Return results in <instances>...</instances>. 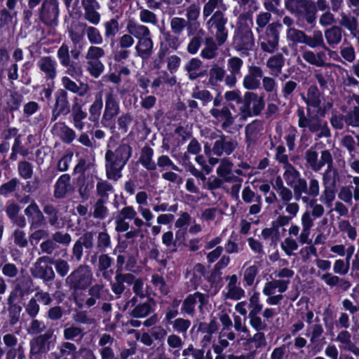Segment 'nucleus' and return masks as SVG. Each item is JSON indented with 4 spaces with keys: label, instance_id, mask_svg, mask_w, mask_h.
<instances>
[{
    "label": "nucleus",
    "instance_id": "obj_1",
    "mask_svg": "<svg viewBox=\"0 0 359 359\" xmlns=\"http://www.w3.org/2000/svg\"><path fill=\"white\" fill-rule=\"evenodd\" d=\"M132 154L128 144H120L115 151L108 149L105 154V168L109 179L117 180L121 177V170Z\"/></svg>",
    "mask_w": 359,
    "mask_h": 359
},
{
    "label": "nucleus",
    "instance_id": "obj_2",
    "mask_svg": "<svg viewBox=\"0 0 359 359\" xmlns=\"http://www.w3.org/2000/svg\"><path fill=\"white\" fill-rule=\"evenodd\" d=\"M126 29L137 39L135 46L136 56L143 60H148L154 52V42L149 29L143 25L130 21Z\"/></svg>",
    "mask_w": 359,
    "mask_h": 359
},
{
    "label": "nucleus",
    "instance_id": "obj_3",
    "mask_svg": "<svg viewBox=\"0 0 359 359\" xmlns=\"http://www.w3.org/2000/svg\"><path fill=\"white\" fill-rule=\"evenodd\" d=\"M240 27L236 32L233 43L239 50H248L252 49L255 44L253 34L250 29L252 25L251 16L248 13H243L238 18Z\"/></svg>",
    "mask_w": 359,
    "mask_h": 359
},
{
    "label": "nucleus",
    "instance_id": "obj_4",
    "mask_svg": "<svg viewBox=\"0 0 359 359\" xmlns=\"http://www.w3.org/2000/svg\"><path fill=\"white\" fill-rule=\"evenodd\" d=\"M298 126L305 132L307 128L310 132L316 133L318 138L329 137L330 131L327 122L321 120L317 116L311 115L310 109H307V115H305L303 109L297 111Z\"/></svg>",
    "mask_w": 359,
    "mask_h": 359
},
{
    "label": "nucleus",
    "instance_id": "obj_5",
    "mask_svg": "<svg viewBox=\"0 0 359 359\" xmlns=\"http://www.w3.org/2000/svg\"><path fill=\"white\" fill-rule=\"evenodd\" d=\"M280 28V23L271 22L265 28V31L257 32L258 45L264 52L272 54L278 50Z\"/></svg>",
    "mask_w": 359,
    "mask_h": 359
},
{
    "label": "nucleus",
    "instance_id": "obj_6",
    "mask_svg": "<svg viewBox=\"0 0 359 359\" xmlns=\"http://www.w3.org/2000/svg\"><path fill=\"white\" fill-rule=\"evenodd\" d=\"M285 7L299 18H304L307 22L312 24L316 19V8L310 0H286Z\"/></svg>",
    "mask_w": 359,
    "mask_h": 359
},
{
    "label": "nucleus",
    "instance_id": "obj_7",
    "mask_svg": "<svg viewBox=\"0 0 359 359\" xmlns=\"http://www.w3.org/2000/svg\"><path fill=\"white\" fill-rule=\"evenodd\" d=\"M105 52L101 47L90 46L86 53V69L90 75L95 79L98 78L104 70V65L100 60Z\"/></svg>",
    "mask_w": 359,
    "mask_h": 359
},
{
    "label": "nucleus",
    "instance_id": "obj_8",
    "mask_svg": "<svg viewBox=\"0 0 359 359\" xmlns=\"http://www.w3.org/2000/svg\"><path fill=\"white\" fill-rule=\"evenodd\" d=\"M93 280V273L86 265L80 266L66 278L67 283L74 290H83L88 287Z\"/></svg>",
    "mask_w": 359,
    "mask_h": 359
},
{
    "label": "nucleus",
    "instance_id": "obj_9",
    "mask_svg": "<svg viewBox=\"0 0 359 359\" xmlns=\"http://www.w3.org/2000/svg\"><path fill=\"white\" fill-rule=\"evenodd\" d=\"M226 20L222 11H215L207 22L209 32L215 34L219 45H222L226 40L228 32L225 27Z\"/></svg>",
    "mask_w": 359,
    "mask_h": 359
},
{
    "label": "nucleus",
    "instance_id": "obj_10",
    "mask_svg": "<svg viewBox=\"0 0 359 359\" xmlns=\"http://www.w3.org/2000/svg\"><path fill=\"white\" fill-rule=\"evenodd\" d=\"M209 113L214 118L213 121L217 124H220L221 128L226 131H228L232 126L236 118L226 105H223L222 107L218 109H210Z\"/></svg>",
    "mask_w": 359,
    "mask_h": 359
},
{
    "label": "nucleus",
    "instance_id": "obj_11",
    "mask_svg": "<svg viewBox=\"0 0 359 359\" xmlns=\"http://www.w3.org/2000/svg\"><path fill=\"white\" fill-rule=\"evenodd\" d=\"M305 158L309 166L314 171H318L325 164H331L332 163V155L327 150L322 151L320 159L318 160V153L313 149H310L306 152Z\"/></svg>",
    "mask_w": 359,
    "mask_h": 359
},
{
    "label": "nucleus",
    "instance_id": "obj_12",
    "mask_svg": "<svg viewBox=\"0 0 359 359\" xmlns=\"http://www.w3.org/2000/svg\"><path fill=\"white\" fill-rule=\"evenodd\" d=\"M39 19L43 23L52 24L57 18L59 10L56 0H43L39 9Z\"/></svg>",
    "mask_w": 359,
    "mask_h": 359
},
{
    "label": "nucleus",
    "instance_id": "obj_13",
    "mask_svg": "<svg viewBox=\"0 0 359 359\" xmlns=\"http://www.w3.org/2000/svg\"><path fill=\"white\" fill-rule=\"evenodd\" d=\"M208 296L201 292L189 294L184 301L182 311L188 314H192L196 305L202 310L208 303Z\"/></svg>",
    "mask_w": 359,
    "mask_h": 359
},
{
    "label": "nucleus",
    "instance_id": "obj_14",
    "mask_svg": "<svg viewBox=\"0 0 359 359\" xmlns=\"http://www.w3.org/2000/svg\"><path fill=\"white\" fill-rule=\"evenodd\" d=\"M119 113V100L118 96L112 90L105 94V106L102 116L104 121H111Z\"/></svg>",
    "mask_w": 359,
    "mask_h": 359
},
{
    "label": "nucleus",
    "instance_id": "obj_15",
    "mask_svg": "<svg viewBox=\"0 0 359 359\" xmlns=\"http://www.w3.org/2000/svg\"><path fill=\"white\" fill-rule=\"evenodd\" d=\"M48 259V257H42L38 259L32 268V273L34 277L46 280L53 279L55 273L52 267L46 263Z\"/></svg>",
    "mask_w": 359,
    "mask_h": 359
},
{
    "label": "nucleus",
    "instance_id": "obj_16",
    "mask_svg": "<svg viewBox=\"0 0 359 359\" xmlns=\"http://www.w3.org/2000/svg\"><path fill=\"white\" fill-rule=\"evenodd\" d=\"M104 293V287L100 284H95L88 290V294L90 297L86 300L80 297L78 294L74 296V300L76 305L82 308L84 306L87 307L93 306L95 304L97 299H99Z\"/></svg>",
    "mask_w": 359,
    "mask_h": 359
},
{
    "label": "nucleus",
    "instance_id": "obj_17",
    "mask_svg": "<svg viewBox=\"0 0 359 359\" xmlns=\"http://www.w3.org/2000/svg\"><path fill=\"white\" fill-rule=\"evenodd\" d=\"M37 67L47 80L53 81L57 75V62L50 56H43L36 62Z\"/></svg>",
    "mask_w": 359,
    "mask_h": 359
},
{
    "label": "nucleus",
    "instance_id": "obj_18",
    "mask_svg": "<svg viewBox=\"0 0 359 359\" xmlns=\"http://www.w3.org/2000/svg\"><path fill=\"white\" fill-rule=\"evenodd\" d=\"M263 76L262 69L257 66L249 67L248 74L244 76L243 85L245 89L256 90L260 86V79Z\"/></svg>",
    "mask_w": 359,
    "mask_h": 359
},
{
    "label": "nucleus",
    "instance_id": "obj_19",
    "mask_svg": "<svg viewBox=\"0 0 359 359\" xmlns=\"http://www.w3.org/2000/svg\"><path fill=\"white\" fill-rule=\"evenodd\" d=\"M229 282L223 290L224 296L226 299L232 300H239L245 297V290L238 284V277L236 275H232L228 278Z\"/></svg>",
    "mask_w": 359,
    "mask_h": 359
},
{
    "label": "nucleus",
    "instance_id": "obj_20",
    "mask_svg": "<svg viewBox=\"0 0 359 359\" xmlns=\"http://www.w3.org/2000/svg\"><path fill=\"white\" fill-rule=\"evenodd\" d=\"M25 213L31 223V229H36L44 224V218L39 206L35 203H32L25 210Z\"/></svg>",
    "mask_w": 359,
    "mask_h": 359
},
{
    "label": "nucleus",
    "instance_id": "obj_21",
    "mask_svg": "<svg viewBox=\"0 0 359 359\" xmlns=\"http://www.w3.org/2000/svg\"><path fill=\"white\" fill-rule=\"evenodd\" d=\"M237 147V142L234 140H226L222 135L219 140H217L212 147V152L217 156H222L225 154H231Z\"/></svg>",
    "mask_w": 359,
    "mask_h": 359
},
{
    "label": "nucleus",
    "instance_id": "obj_22",
    "mask_svg": "<svg viewBox=\"0 0 359 359\" xmlns=\"http://www.w3.org/2000/svg\"><path fill=\"white\" fill-rule=\"evenodd\" d=\"M86 118L87 113L82 109V107L79 104H74L72 109L70 120L77 130L81 131L85 128Z\"/></svg>",
    "mask_w": 359,
    "mask_h": 359
},
{
    "label": "nucleus",
    "instance_id": "obj_23",
    "mask_svg": "<svg viewBox=\"0 0 359 359\" xmlns=\"http://www.w3.org/2000/svg\"><path fill=\"white\" fill-rule=\"evenodd\" d=\"M160 40V51L163 54L168 51L177 50L182 43L177 36L169 32H163Z\"/></svg>",
    "mask_w": 359,
    "mask_h": 359
},
{
    "label": "nucleus",
    "instance_id": "obj_24",
    "mask_svg": "<svg viewBox=\"0 0 359 359\" xmlns=\"http://www.w3.org/2000/svg\"><path fill=\"white\" fill-rule=\"evenodd\" d=\"M69 111L67 93L64 90H58L56 93L55 108L53 111V120H56L61 114Z\"/></svg>",
    "mask_w": 359,
    "mask_h": 359
},
{
    "label": "nucleus",
    "instance_id": "obj_25",
    "mask_svg": "<svg viewBox=\"0 0 359 359\" xmlns=\"http://www.w3.org/2000/svg\"><path fill=\"white\" fill-rule=\"evenodd\" d=\"M53 132L55 135L60 137L62 140L67 144L71 143L76 138L75 131L67 126L65 123H56L53 127Z\"/></svg>",
    "mask_w": 359,
    "mask_h": 359
},
{
    "label": "nucleus",
    "instance_id": "obj_26",
    "mask_svg": "<svg viewBox=\"0 0 359 359\" xmlns=\"http://www.w3.org/2000/svg\"><path fill=\"white\" fill-rule=\"evenodd\" d=\"M289 280H273L266 283L263 288V294L266 296L273 295L276 290L279 293L285 292L287 289Z\"/></svg>",
    "mask_w": 359,
    "mask_h": 359
},
{
    "label": "nucleus",
    "instance_id": "obj_27",
    "mask_svg": "<svg viewBox=\"0 0 359 359\" xmlns=\"http://www.w3.org/2000/svg\"><path fill=\"white\" fill-rule=\"evenodd\" d=\"M184 69L188 72L189 79L192 80L203 76L205 72L203 68L202 62L195 57L186 63Z\"/></svg>",
    "mask_w": 359,
    "mask_h": 359
},
{
    "label": "nucleus",
    "instance_id": "obj_28",
    "mask_svg": "<svg viewBox=\"0 0 359 359\" xmlns=\"http://www.w3.org/2000/svg\"><path fill=\"white\" fill-rule=\"evenodd\" d=\"M266 65L271 74L277 76L282 72V69L285 65L284 57L281 53L276 54L267 60Z\"/></svg>",
    "mask_w": 359,
    "mask_h": 359
},
{
    "label": "nucleus",
    "instance_id": "obj_29",
    "mask_svg": "<svg viewBox=\"0 0 359 359\" xmlns=\"http://www.w3.org/2000/svg\"><path fill=\"white\" fill-rule=\"evenodd\" d=\"M302 57L304 60L316 67H323L325 65L326 54L323 51L315 53L311 50H305Z\"/></svg>",
    "mask_w": 359,
    "mask_h": 359
},
{
    "label": "nucleus",
    "instance_id": "obj_30",
    "mask_svg": "<svg viewBox=\"0 0 359 359\" xmlns=\"http://www.w3.org/2000/svg\"><path fill=\"white\" fill-rule=\"evenodd\" d=\"M301 224L302 229L299 236V241L302 244H311L312 243V240L310 238L311 230L314 224L309 215L301 217Z\"/></svg>",
    "mask_w": 359,
    "mask_h": 359
},
{
    "label": "nucleus",
    "instance_id": "obj_31",
    "mask_svg": "<svg viewBox=\"0 0 359 359\" xmlns=\"http://www.w3.org/2000/svg\"><path fill=\"white\" fill-rule=\"evenodd\" d=\"M112 263L113 259L107 255L103 254L99 257L98 269L107 280H110L112 277L113 270L110 269Z\"/></svg>",
    "mask_w": 359,
    "mask_h": 359
},
{
    "label": "nucleus",
    "instance_id": "obj_32",
    "mask_svg": "<svg viewBox=\"0 0 359 359\" xmlns=\"http://www.w3.org/2000/svg\"><path fill=\"white\" fill-rule=\"evenodd\" d=\"M327 165L328 166L323 176V186L336 187L337 184L340 181L339 172L332 166V163Z\"/></svg>",
    "mask_w": 359,
    "mask_h": 359
},
{
    "label": "nucleus",
    "instance_id": "obj_33",
    "mask_svg": "<svg viewBox=\"0 0 359 359\" xmlns=\"http://www.w3.org/2000/svg\"><path fill=\"white\" fill-rule=\"evenodd\" d=\"M245 100L250 102L252 113L258 115L264 107V101L262 97L254 93L248 92L245 94Z\"/></svg>",
    "mask_w": 359,
    "mask_h": 359
},
{
    "label": "nucleus",
    "instance_id": "obj_34",
    "mask_svg": "<svg viewBox=\"0 0 359 359\" xmlns=\"http://www.w3.org/2000/svg\"><path fill=\"white\" fill-rule=\"evenodd\" d=\"M309 206L311 208V210H306L301 217L309 215L310 219L314 224L315 219L320 217L324 214L325 209L321 204L317 203V200L315 198L309 201Z\"/></svg>",
    "mask_w": 359,
    "mask_h": 359
},
{
    "label": "nucleus",
    "instance_id": "obj_35",
    "mask_svg": "<svg viewBox=\"0 0 359 359\" xmlns=\"http://www.w3.org/2000/svg\"><path fill=\"white\" fill-rule=\"evenodd\" d=\"M48 338V336L43 335L32 340L31 341L30 353L33 355L47 352L49 350L48 345L47 344V339Z\"/></svg>",
    "mask_w": 359,
    "mask_h": 359
},
{
    "label": "nucleus",
    "instance_id": "obj_36",
    "mask_svg": "<svg viewBox=\"0 0 359 359\" xmlns=\"http://www.w3.org/2000/svg\"><path fill=\"white\" fill-rule=\"evenodd\" d=\"M70 177L67 174L61 175L55 185V196L57 198L63 197L68 191Z\"/></svg>",
    "mask_w": 359,
    "mask_h": 359
},
{
    "label": "nucleus",
    "instance_id": "obj_37",
    "mask_svg": "<svg viewBox=\"0 0 359 359\" xmlns=\"http://www.w3.org/2000/svg\"><path fill=\"white\" fill-rule=\"evenodd\" d=\"M304 101L308 105V109L311 107L318 108L320 104V93L318 89L315 86L309 88L306 97H303Z\"/></svg>",
    "mask_w": 359,
    "mask_h": 359
},
{
    "label": "nucleus",
    "instance_id": "obj_38",
    "mask_svg": "<svg viewBox=\"0 0 359 359\" xmlns=\"http://www.w3.org/2000/svg\"><path fill=\"white\" fill-rule=\"evenodd\" d=\"M22 100V97L21 95L13 92L6 93L4 98V101L6 104V109L11 111L18 109Z\"/></svg>",
    "mask_w": 359,
    "mask_h": 359
},
{
    "label": "nucleus",
    "instance_id": "obj_39",
    "mask_svg": "<svg viewBox=\"0 0 359 359\" xmlns=\"http://www.w3.org/2000/svg\"><path fill=\"white\" fill-rule=\"evenodd\" d=\"M103 107V102L101 96L96 97L95 100L90 106L88 119L95 124L98 123V121L101 114V109Z\"/></svg>",
    "mask_w": 359,
    "mask_h": 359
},
{
    "label": "nucleus",
    "instance_id": "obj_40",
    "mask_svg": "<svg viewBox=\"0 0 359 359\" xmlns=\"http://www.w3.org/2000/svg\"><path fill=\"white\" fill-rule=\"evenodd\" d=\"M151 301L149 300L137 304L131 311L130 315L137 318H142L149 315L152 311Z\"/></svg>",
    "mask_w": 359,
    "mask_h": 359
},
{
    "label": "nucleus",
    "instance_id": "obj_41",
    "mask_svg": "<svg viewBox=\"0 0 359 359\" xmlns=\"http://www.w3.org/2000/svg\"><path fill=\"white\" fill-rule=\"evenodd\" d=\"M226 7L223 0H208L203 6V14L205 18L210 15L215 10L221 11L225 10Z\"/></svg>",
    "mask_w": 359,
    "mask_h": 359
},
{
    "label": "nucleus",
    "instance_id": "obj_42",
    "mask_svg": "<svg viewBox=\"0 0 359 359\" xmlns=\"http://www.w3.org/2000/svg\"><path fill=\"white\" fill-rule=\"evenodd\" d=\"M285 172L283 178L288 186H294L300 177L299 172L290 164L286 163L284 165Z\"/></svg>",
    "mask_w": 359,
    "mask_h": 359
},
{
    "label": "nucleus",
    "instance_id": "obj_43",
    "mask_svg": "<svg viewBox=\"0 0 359 359\" xmlns=\"http://www.w3.org/2000/svg\"><path fill=\"white\" fill-rule=\"evenodd\" d=\"M17 295V292H13L8 299L9 306V313L11 317V323L15 324L18 320L20 317V313L21 311V307L18 305L14 304L15 298Z\"/></svg>",
    "mask_w": 359,
    "mask_h": 359
},
{
    "label": "nucleus",
    "instance_id": "obj_44",
    "mask_svg": "<svg viewBox=\"0 0 359 359\" xmlns=\"http://www.w3.org/2000/svg\"><path fill=\"white\" fill-rule=\"evenodd\" d=\"M154 151L151 148H144L140 156V163L147 170H154L156 168V165L152 160Z\"/></svg>",
    "mask_w": 359,
    "mask_h": 359
},
{
    "label": "nucleus",
    "instance_id": "obj_45",
    "mask_svg": "<svg viewBox=\"0 0 359 359\" xmlns=\"http://www.w3.org/2000/svg\"><path fill=\"white\" fill-rule=\"evenodd\" d=\"M133 278L131 274H123L122 273H118L116 276V283H114L111 286L112 291L116 294H121L124 290L123 282H129Z\"/></svg>",
    "mask_w": 359,
    "mask_h": 359
},
{
    "label": "nucleus",
    "instance_id": "obj_46",
    "mask_svg": "<svg viewBox=\"0 0 359 359\" xmlns=\"http://www.w3.org/2000/svg\"><path fill=\"white\" fill-rule=\"evenodd\" d=\"M271 11L260 12L256 16V32H259L265 31V28L269 25V22L271 19Z\"/></svg>",
    "mask_w": 359,
    "mask_h": 359
},
{
    "label": "nucleus",
    "instance_id": "obj_47",
    "mask_svg": "<svg viewBox=\"0 0 359 359\" xmlns=\"http://www.w3.org/2000/svg\"><path fill=\"white\" fill-rule=\"evenodd\" d=\"M306 34L299 29L294 27H290L286 32L287 40L291 41L294 44L303 43L304 41Z\"/></svg>",
    "mask_w": 359,
    "mask_h": 359
},
{
    "label": "nucleus",
    "instance_id": "obj_48",
    "mask_svg": "<svg viewBox=\"0 0 359 359\" xmlns=\"http://www.w3.org/2000/svg\"><path fill=\"white\" fill-rule=\"evenodd\" d=\"M325 36L330 45L338 44L341 40V29L338 27H333L325 31Z\"/></svg>",
    "mask_w": 359,
    "mask_h": 359
},
{
    "label": "nucleus",
    "instance_id": "obj_49",
    "mask_svg": "<svg viewBox=\"0 0 359 359\" xmlns=\"http://www.w3.org/2000/svg\"><path fill=\"white\" fill-rule=\"evenodd\" d=\"M217 46L211 37L206 38L205 47L202 50L201 55L203 57L206 59H212L216 55Z\"/></svg>",
    "mask_w": 359,
    "mask_h": 359
},
{
    "label": "nucleus",
    "instance_id": "obj_50",
    "mask_svg": "<svg viewBox=\"0 0 359 359\" xmlns=\"http://www.w3.org/2000/svg\"><path fill=\"white\" fill-rule=\"evenodd\" d=\"M303 43L308 45L312 48L323 46L324 41L322 32L320 31H315L311 36L306 34Z\"/></svg>",
    "mask_w": 359,
    "mask_h": 359
},
{
    "label": "nucleus",
    "instance_id": "obj_51",
    "mask_svg": "<svg viewBox=\"0 0 359 359\" xmlns=\"http://www.w3.org/2000/svg\"><path fill=\"white\" fill-rule=\"evenodd\" d=\"M85 32L91 44L100 45L102 43L103 38L98 29L88 26L86 27Z\"/></svg>",
    "mask_w": 359,
    "mask_h": 359
},
{
    "label": "nucleus",
    "instance_id": "obj_52",
    "mask_svg": "<svg viewBox=\"0 0 359 359\" xmlns=\"http://www.w3.org/2000/svg\"><path fill=\"white\" fill-rule=\"evenodd\" d=\"M262 128V124L258 121H255L248 124L245 128V134L248 142L253 141Z\"/></svg>",
    "mask_w": 359,
    "mask_h": 359
},
{
    "label": "nucleus",
    "instance_id": "obj_53",
    "mask_svg": "<svg viewBox=\"0 0 359 359\" xmlns=\"http://www.w3.org/2000/svg\"><path fill=\"white\" fill-rule=\"evenodd\" d=\"M259 272V267L257 264H253L247 267L243 272V280L245 286H251Z\"/></svg>",
    "mask_w": 359,
    "mask_h": 359
},
{
    "label": "nucleus",
    "instance_id": "obj_54",
    "mask_svg": "<svg viewBox=\"0 0 359 359\" xmlns=\"http://www.w3.org/2000/svg\"><path fill=\"white\" fill-rule=\"evenodd\" d=\"M139 18L140 21L143 23L151 24L153 25H156L158 24L156 15L148 9L140 8Z\"/></svg>",
    "mask_w": 359,
    "mask_h": 359
},
{
    "label": "nucleus",
    "instance_id": "obj_55",
    "mask_svg": "<svg viewBox=\"0 0 359 359\" xmlns=\"http://www.w3.org/2000/svg\"><path fill=\"white\" fill-rule=\"evenodd\" d=\"M297 241L291 237L285 238L280 243V248L287 256L294 255V251L298 249Z\"/></svg>",
    "mask_w": 359,
    "mask_h": 359
},
{
    "label": "nucleus",
    "instance_id": "obj_56",
    "mask_svg": "<svg viewBox=\"0 0 359 359\" xmlns=\"http://www.w3.org/2000/svg\"><path fill=\"white\" fill-rule=\"evenodd\" d=\"M324 189L320 196V200L324 203L327 207L332 205V202L335 198L336 187L323 186Z\"/></svg>",
    "mask_w": 359,
    "mask_h": 359
},
{
    "label": "nucleus",
    "instance_id": "obj_57",
    "mask_svg": "<svg viewBox=\"0 0 359 359\" xmlns=\"http://www.w3.org/2000/svg\"><path fill=\"white\" fill-rule=\"evenodd\" d=\"M259 292L253 291L250 297V311L249 314L257 315L262 309V304L259 302Z\"/></svg>",
    "mask_w": 359,
    "mask_h": 359
},
{
    "label": "nucleus",
    "instance_id": "obj_58",
    "mask_svg": "<svg viewBox=\"0 0 359 359\" xmlns=\"http://www.w3.org/2000/svg\"><path fill=\"white\" fill-rule=\"evenodd\" d=\"M167 344L170 349H177L173 352V354L178 356L180 355L178 349L183 346V341L181 337L175 334H170L167 338ZM169 351H171V350H169Z\"/></svg>",
    "mask_w": 359,
    "mask_h": 359
},
{
    "label": "nucleus",
    "instance_id": "obj_59",
    "mask_svg": "<svg viewBox=\"0 0 359 359\" xmlns=\"http://www.w3.org/2000/svg\"><path fill=\"white\" fill-rule=\"evenodd\" d=\"M225 75V70L223 67L215 65L210 70L209 81L212 84H217L222 81Z\"/></svg>",
    "mask_w": 359,
    "mask_h": 359
},
{
    "label": "nucleus",
    "instance_id": "obj_60",
    "mask_svg": "<svg viewBox=\"0 0 359 359\" xmlns=\"http://www.w3.org/2000/svg\"><path fill=\"white\" fill-rule=\"evenodd\" d=\"M76 346L74 344L65 342L60 346V357L72 356L74 359L79 358L80 353L76 351Z\"/></svg>",
    "mask_w": 359,
    "mask_h": 359
},
{
    "label": "nucleus",
    "instance_id": "obj_61",
    "mask_svg": "<svg viewBox=\"0 0 359 359\" xmlns=\"http://www.w3.org/2000/svg\"><path fill=\"white\" fill-rule=\"evenodd\" d=\"M262 86L264 90L271 94H276L278 88L275 79L270 76H262Z\"/></svg>",
    "mask_w": 359,
    "mask_h": 359
},
{
    "label": "nucleus",
    "instance_id": "obj_62",
    "mask_svg": "<svg viewBox=\"0 0 359 359\" xmlns=\"http://www.w3.org/2000/svg\"><path fill=\"white\" fill-rule=\"evenodd\" d=\"M232 169V163L227 159H222L219 162V165L217 169V174L226 179L231 173Z\"/></svg>",
    "mask_w": 359,
    "mask_h": 359
},
{
    "label": "nucleus",
    "instance_id": "obj_63",
    "mask_svg": "<svg viewBox=\"0 0 359 359\" xmlns=\"http://www.w3.org/2000/svg\"><path fill=\"white\" fill-rule=\"evenodd\" d=\"M57 56L62 66H67L70 61L69 50L67 45L63 43L57 51Z\"/></svg>",
    "mask_w": 359,
    "mask_h": 359
},
{
    "label": "nucleus",
    "instance_id": "obj_64",
    "mask_svg": "<svg viewBox=\"0 0 359 359\" xmlns=\"http://www.w3.org/2000/svg\"><path fill=\"white\" fill-rule=\"evenodd\" d=\"M345 123L353 127L359 126V108L355 107L349 111L344 117Z\"/></svg>",
    "mask_w": 359,
    "mask_h": 359
}]
</instances>
